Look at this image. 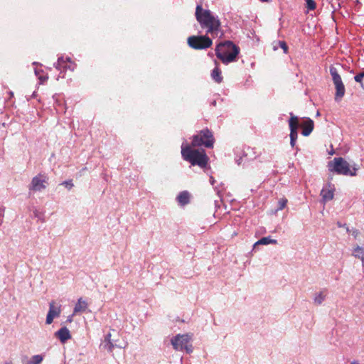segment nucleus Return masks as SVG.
<instances>
[{"mask_svg": "<svg viewBox=\"0 0 364 364\" xmlns=\"http://www.w3.org/2000/svg\"><path fill=\"white\" fill-rule=\"evenodd\" d=\"M350 364H359L358 363L355 362V361H353Z\"/></svg>", "mask_w": 364, "mask_h": 364, "instance_id": "obj_31", "label": "nucleus"}, {"mask_svg": "<svg viewBox=\"0 0 364 364\" xmlns=\"http://www.w3.org/2000/svg\"><path fill=\"white\" fill-rule=\"evenodd\" d=\"M47 184L48 178L44 175L38 174L33 178L29 185V190L34 192L41 191L46 188Z\"/></svg>", "mask_w": 364, "mask_h": 364, "instance_id": "obj_11", "label": "nucleus"}, {"mask_svg": "<svg viewBox=\"0 0 364 364\" xmlns=\"http://www.w3.org/2000/svg\"><path fill=\"white\" fill-rule=\"evenodd\" d=\"M68 321H69L70 322H71V321H72V319H71V318H68Z\"/></svg>", "mask_w": 364, "mask_h": 364, "instance_id": "obj_33", "label": "nucleus"}, {"mask_svg": "<svg viewBox=\"0 0 364 364\" xmlns=\"http://www.w3.org/2000/svg\"><path fill=\"white\" fill-rule=\"evenodd\" d=\"M290 118L289 119V127L290 129V144L291 147H294L298 136V128L299 127V120L298 117L290 113Z\"/></svg>", "mask_w": 364, "mask_h": 364, "instance_id": "obj_9", "label": "nucleus"}, {"mask_svg": "<svg viewBox=\"0 0 364 364\" xmlns=\"http://www.w3.org/2000/svg\"><path fill=\"white\" fill-rule=\"evenodd\" d=\"M364 77V72H361L354 77L355 82L361 83Z\"/></svg>", "mask_w": 364, "mask_h": 364, "instance_id": "obj_27", "label": "nucleus"}, {"mask_svg": "<svg viewBox=\"0 0 364 364\" xmlns=\"http://www.w3.org/2000/svg\"><path fill=\"white\" fill-rule=\"evenodd\" d=\"M338 225L339 227H341V226H342V225H341V223H338Z\"/></svg>", "mask_w": 364, "mask_h": 364, "instance_id": "obj_32", "label": "nucleus"}, {"mask_svg": "<svg viewBox=\"0 0 364 364\" xmlns=\"http://www.w3.org/2000/svg\"><path fill=\"white\" fill-rule=\"evenodd\" d=\"M191 336L189 334H178L174 336L171 342L176 350H185L187 353L192 352V345L190 343Z\"/></svg>", "mask_w": 364, "mask_h": 364, "instance_id": "obj_7", "label": "nucleus"}, {"mask_svg": "<svg viewBox=\"0 0 364 364\" xmlns=\"http://www.w3.org/2000/svg\"><path fill=\"white\" fill-rule=\"evenodd\" d=\"M344 226L346 227L347 232H350V233H351V235L353 236V237H354L355 239H357V238H358V236H359V235H360V232H359V230H357V229H355V228H353V229L350 230V229L348 228V226H346V225H345Z\"/></svg>", "mask_w": 364, "mask_h": 364, "instance_id": "obj_23", "label": "nucleus"}, {"mask_svg": "<svg viewBox=\"0 0 364 364\" xmlns=\"http://www.w3.org/2000/svg\"><path fill=\"white\" fill-rule=\"evenodd\" d=\"M43 361V357L41 355H33L31 360L27 364H41Z\"/></svg>", "mask_w": 364, "mask_h": 364, "instance_id": "obj_22", "label": "nucleus"}, {"mask_svg": "<svg viewBox=\"0 0 364 364\" xmlns=\"http://www.w3.org/2000/svg\"><path fill=\"white\" fill-rule=\"evenodd\" d=\"M287 203V199H286V198L280 199L278 202L277 210H283L286 207Z\"/></svg>", "mask_w": 364, "mask_h": 364, "instance_id": "obj_25", "label": "nucleus"}, {"mask_svg": "<svg viewBox=\"0 0 364 364\" xmlns=\"http://www.w3.org/2000/svg\"><path fill=\"white\" fill-rule=\"evenodd\" d=\"M352 255L355 258H358L362 261L363 265H364V248L356 245L353 249Z\"/></svg>", "mask_w": 364, "mask_h": 364, "instance_id": "obj_16", "label": "nucleus"}, {"mask_svg": "<svg viewBox=\"0 0 364 364\" xmlns=\"http://www.w3.org/2000/svg\"><path fill=\"white\" fill-rule=\"evenodd\" d=\"M321 196L324 201H328L333 198V188H323L321 192Z\"/></svg>", "mask_w": 364, "mask_h": 364, "instance_id": "obj_19", "label": "nucleus"}, {"mask_svg": "<svg viewBox=\"0 0 364 364\" xmlns=\"http://www.w3.org/2000/svg\"><path fill=\"white\" fill-rule=\"evenodd\" d=\"M192 144H182L181 156L183 160L189 162L192 166H198L200 168H205L209 158L204 149H196Z\"/></svg>", "mask_w": 364, "mask_h": 364, "instance_id": "obj_2", "label": "nucleus"}, {"mask_svg": "<svg viewBox=\"0 0 364 364\" xmlns=\"http://www.w3.org/2000/svg\"><path fill=\"white\" fill-rule=\"evenodd\" d=\"M277 243V241L274 239H271L270 237H264L259 240L255 245H269V244H274L276 245Z\"/></svg>", "mask_w": 364, "mask_h": 364, "instance_id": "obj_20", "label": "nucleus"}, {"mask_svg": "<svg viewBox=\"0 0 364 364\" xmlns=\"http://www.w3.org/2000/svg\"><path fill=\"white\" fill-rule=\"evenodd\" d=\"M240 48L230 41L220 43L215 48V55L224 64L236 60Z\"/></svg>", "mask_w": 364, "mask_h": 364, "instance_id": "obj_3", "label": "nucleus"}, {"mask_svg": "<svg viewBox=\"0 0 364 364\" xmlns=\"http://www.w3.org/2000/svg\"><path fill=\"white\" fill-rule=\"evenodd\" d=\"M177 200L181 205H185L190 202V194L188 191H183L179 193Z\"/></svg>", "mask_w": 364, "mask_h": 364, "instance_id": "obj_17", "label": "nucleus"}, {"mask_svg": "<svg viewBox=\"0 0 364 364\" xmlns=\"http://www.w3.org/2000/svg\"><path fill=\"white\" fill-rule=\"evenodd\" d=\"M305 1L309 10L313 11L316 9V4L314 0H305Z\"/></svg>", "mask_w": 364, "mask_h": 364, "instance_id": "obj_24", "label": "nucleus"}, {"mask_svg": "<svg viewBox=\"0 0 364 364\" xmlns=\"http://www.w3.org/2000/svg\"><path fill=\"white\" fill-rule=\"evenodd\" d=\"M62 184L67 187L68 189H71L73 186V183L71 180L64 181Z\"/></svg>", "mask_w": 364, "mask_h": 364, "instance_id": "obj_29", "label": "nucleus"}, {"mask_svg": "<svg viewBox=\"0 0 364 364\" xmlns=\"http://www.w3.org/2000/svg\"><path fill=\"white\" fill-rule=\"evenodd\" d=\"M279 44L280 48L283 49L284 52L287 53L288 51V46L287 43L284 41H279Z\"/></svg>", "mask_w": 364, "mask_h": 364, "instance_id": "obj_28", "label": "nucleus"}, {"mask_svg": "<svg viewBox=\"0 0 364 364\" xmlns=\"http://www.w3.org/2000/svg\"><path fill=\"white\" fill-rule=\"evenodd\" d=\"M216 67L213 70L211 77L213 80L217 83H220L223 81V76L221 75V70L218 68V63L215 61Z\"/></svg>", "mask_w": 364, "mask_h": 364, "instance_id": "obj_15", "label": "nucleus"}, {"mask_svg": "<svg viewBox=\"0 0 364 364\" xmlns=\"http://www.w3.org/2000/svg\"><path fill=\"white\" fill-rule=\"evenodd\" d=\"M55 67L57 70L61 72H66L68 70L74 71L77 65L70 57H60L58 58Z\"/></svg>", "mask_w": 364, "mask_h": 364, "instance_id": "obj_10", "label": "nucleus"}, {"mask_svg": "<svg viewBox=\"0 0 364 364\" xmlns=\"http://www.w3.org/2000/svg\"><path fill=\"white\" fill-rule=\"evenodd\" d=\"M87 307V304L85 301L82 300V298H80L75 306L73 314H77L78 312L85 311Z\"/></svg>", "mask_w": 364, "mask_h": 364, "instance_id": "obj_18", "label": "nucleus"}, {"mask_svg": "<svg viewBox=\"0 0 364 364\" xmlns=\"http://www.w3.org/2000/svg\"><path fill=\"white\" fill-rule=\"evenodd\" d=\"M328 168L331 171H334L338 174L355 176L357 175V171L359 167L354 164L353 166L342 157L334 158L328 164Z\"/></svg>", "mask_w": 364, "mask_h": 364, "instance_id": "obj_4", "label": "nucleus"}, {"mask_svg": "<svg viewBox=\"0 0 364 364\" xmlns=\"http://www.w3.org/2000/svg\"><path fill=\"white\" fill-rule=\"evenodd\" d=\"M301 128V134L304 136H308L312 132L314 128V122L310 118H305L299 123Z\"/></svg>", "mask_w": 364, "mask_h": 364, "instance_id": "obj_13", "label": "nucleus"}, {"mask_svg": "<svg viewBox=\"0 0 364 364\" xmlns=\"http://www.w3.org/2000/svg\"><path fill=\"white\" fill-rule=\"evenodd\" d=\"M105 341L107 343L105 345V347L107 349L108 351L112 352L116 345H114L111 341V333H108L106 336Z\"/></svg>", "mask_w": 364, "mask_h": 364, "instance_id": "obj_21", "label": "nucleus"}, {"mask_svg": "<svg viewBox=\"0 0 364 364\" xmlns=\"http://www.w3.org/2000/svg\"><path fill=\"white\" fill-rule=\"evenodd\" d=\"M196 18L203 28H206V33L212 37H216L220 29V20L215 17L210 11L203 9L200 5L196 9Z\"/></svg>", "mask_w": 364, "mask_h": 364, "instance_id": "obj_1", "label": "nucleus"}, {"mask_svg": "<svg viewBox=\"0 0 364 364\" xmlns=\"http://www.w3.org/2000/svg\"><path fill=\"white\" fill-rule=\"evenodd\" d=\"M330 74L336 88L335 100L339 101L343 98L346 92L344 84L337 69L333 65L330 67Z\"/></svg>", "mask_w": 364, "mask_h": 364, "instance_id": "obj_8", "label": "nucleus"}, {"mask_svg": "<svg viewBox=\"0 0 364 364\" xmlns=\"http://www.w3.org/2000/svg\"><path fill=\"white\" fill-rule=\"evenodd\" d=\"M325 299V295L320 292L314 299L316 303L321 304Z\"/></svg>", "mask_w": 364, "mask_h": 364, "instance_id": "obj_26", "label": "nucleus"}, {"mask_svg": "<svg viewBox=\"0 0 364 364\" xmlns=\"http://www.w3.org/2000/svg\"><path fill=\"white\" fill-rule=\"evenodd\" d=\"M5 364H12L11 362L9 363H6Z\"/></svg>", "mask_w": 364, "mask_h": 364, "instance_id": "obj_34", "label": "nucleus"}, {"mask_svg": "<svg viewBox=\"0 0 364 364\" xmlns=\"http://www.w3.org/2000/svg\"><path fill=\"white\" fill-rule=\"evenodd\" d=\"M61 313V306L56 304L54 301L49 303V311L46 316V323L51 324L55 318L59 317Z\"/></svg>", "mask_w": 364, "mask_h": 364, "instance_id": "obj_12", "label": "nucleus"}, {"mask_svg": "<svg viewBox=\"0 0 364 364\" xmlns=\"http://www.w3.org/2000/svg\"><path fill=\"white\" fill-rule=\"evenodd\" d=\"M55 335L63 343L71 338L70 331L67 327L60 328L55 333Z\"/></svg>", "mask_w": 364, "mask_h": 364, "instance_id": "obj_14", "label": "nucleus"}, {"mask_svg": "<svg viewBox=\"0 0 364 364\" xmlns=\"http://www.w3.org/2000/svg\"><path fill=\"white\" fill-rule=\"evenodd\" d=\"M215 143V138L213 132L208 128L200 131L192 137L191 143L193 147L205 146L213 148Z\"/></svg>", "mask_w": 364, "mask_h": 364, "instance_id": "obj_5", "label": "nucleus"}, {"mask_svg": "<svg viewBox=\"0 0 364 364\" xmlns=\"http://www.w3.org/2000/svg\"><path fill=\"white\" fill-rule=\"evenodd\" d=\"M260 1H262V2H269V1H270V0H260Z\"/></svg>", "mask_w": 364, "mask_h": 364, "instance_id": "obj_30", "label": "nucleus"}, {"mask_svg": "<svg viewBox=\"0 0 364 364\" xmlns=\"http://www.w3.org/2000/svg\"><path fill=\"white\" fill-rule=\"evenodd\" d=\"M187 43L194 50H203L210 48L213 41L207 36H191L187 39Z\"/></svg>", "mask_w": 364, "mask_h": 364, "instance_id": "obj_6", "label": "nucleus"}]
</instances>
